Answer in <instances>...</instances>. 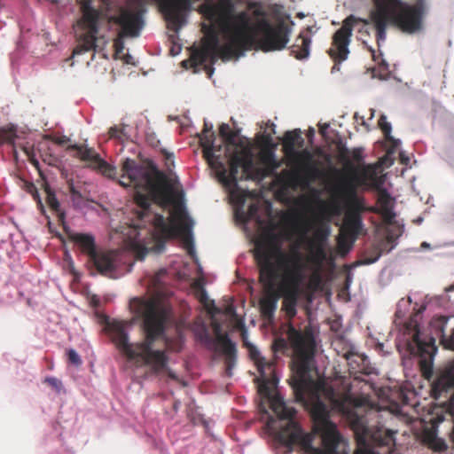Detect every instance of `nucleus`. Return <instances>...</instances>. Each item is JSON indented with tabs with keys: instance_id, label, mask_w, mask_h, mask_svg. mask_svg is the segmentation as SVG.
<instances>
[{
	"instance_id": "nucleus-6",
	"label": "nucleus",
	"mask_w": 454,
	"mask_h": 454,
	"mask_svg": "<svg viewBox=\"0 0 454 454\" xmlns=\"http://www.w3.org/2000/svg\"><path fill=\"white\" fill-rule=\"evenodd\" d=\"M312 413L314 431L320 435L322 447H314L312 435L304 434L295 420L288 421L279 430V442L287 448V452H292L294 446H299L301 451L306 454H337L341 437L335 424L329 419L325 405L321 402L317 403Z\"/></svg>"
},
{
	"instance_id": "nucleus-33",
	"label": "nucleus",
	"mask_w": 454,
	"mask_h": 454,
	"mask_svg": "<svg viewBox=\"0 0 454 454\" xmlns=\"http://www.w3.org/2000/svg\"><path fill=\"white\" fill-rule=\"evenodd\" d=\"M330 234V230L328 227H319L317 228L313 235L312 239H308V245L313 244H320L325 245L327 238Z\"/></svg>"
},
{
	"instance_id": "nucleus-48",
	"label": "nucleus",
	"mask_w": 454,
	"mask_h": 454,
	"mask_svg": "<svg viewBox=\"0 0 454 454\" xmlns=\"http://www.w3.org/2000/svg\"><path fill=\"white\" fill-rule=\"evenodd\" d=\"M32 188H33V191H34V192H33L34 199L37 201L38 205L41 207H43V203H42V200L40 199V196H39V193H38L36 188L35 186H33Z\"/></svg>"
},
{
	"instance_id": "nucleus-58",
	"label": "nucleus",
	"mask_w": 454,
	"mask_h": 454,
	"mask_svg": "<svg viewBox=\"0 0 454 454\" xmlns=\"http://www.w3.org/2000/svg\"><path fill=\"white\" fill-rule=\"evenodd\" d=\"M22 150L25 152V153L29 156L30 154V152H29V149L26 146H22Z\"/></svg>"
},
{
	"instance_id": "nucleus-22",
	"label": "nucleus",
	"mask_w": 454,
	"mask_h": 454,
	"mask_svg": "<svg viewBox=\"0 0 454 454\" xmlns=\"http://www.w3.org/2000/svg\"><path fill=\"white\" fill-rule=\"evenodd\" d=\"M65 231L68 234L69 239L75 243L80 250L87 254L89 258L97 251L95 239L92 235L69 232L67 227Z\"/></svg>"
},
{
	"instance_id": "nucleus-12",
	"label": "nucleus",
	"mask_w": 454,
	"mask_h": 454,
	"mask_svg": "<svg viewBox=\"0 0 454 454\" xmlns=\"http://www.w3.org/2000/svg\"><path fill=\"white\" fill-rule=\"evenodd\" d=\"M357 443L354 454H376L372 447L392 446L395 444L394 433L383 427H369L364 417L354 416L350 421Z\"/></svg>"
},
{
	"instance_id": "nucleus-16",
	"label": "nucleus",
	"mask_w": 454,
	"mask_h": 454,
	"mask_svg": "<svg viewBox=\"0 0 454 454\" xmlns=\"http://www.w3.org/2000/svg\"><path fill=\"white\" fill-rule=\"evenodd\" d=\"M68 149L76 151V157L82 161L88 162V167L98 170L104 176L110 179L117 177L116 168L104 160L93 148L83 145H72Z\"/></svg>"
},
{
	"instance_id": "nucleus-17",
	"label": "nucleus",
	"mask_w": 454,
	"mask_h": 454,
	"mask_svg": "<svg viewBox=\"0 0 454 454\" xmlns=\"http://www.w3.org/2000/svg\"><path fill=\"white\" fill-rule=\"evenodd\" d=\"M213 126H208L207 123L204 125V129L200 135V144L203 149V155L207 160L208 164L217 170L219 174L221 170L225 169L224 164L222 161V146H215V133L212 131Z\"/></svg>"
},
{
	"instance_id": "nucleus-52",
	"label": "nucleus",
	"mask_w": 454,
	"mask_h": 454,
	"mask_svg": "<svg viewBox=\"0 0 454 454\" xmlns=\"http://www.w3.org/2000/svg\"><path fill=\"white\" fill-rule=\"evenodd\" d=\"M329 128V124L327 123H325L323 125L320 126V129H319V131L322 135H325V130Z\"/></svg>"
},
{
	"instance_id": "nucleus-46",
	"label": "nucleus",
	"mask_w": 454,
	"mask_h": 454,
	"mask_svg": "<svg viewBox=\"0 0 454 454\" xmlns=\"http://www.w3.org/2000/svg\"><path fill=\"white\" fill-rule=\"evenodd\" d=\"M351 156L355 161L360 162L363 160L362 150L359 148L354 149Z\"/></svg>"
},
{
	"instance_id": "nucleus-37",
	"label": "nucleus",
	"mask_w": 454,
	"mask_h": 454,
	"mask_svg": "<svg viewBox=\"0 0 454 454\" xmlns=\"http://www.w3.org/2000/svg\"><path fill=\"white\" fill-rule=\"evenodd\" d=\"M309 249L315 260L322 261L325 258V245H309Z\"/></svg>"
},
{
	"instance_id": "nucleus-40",
	"label": "nucleus",
	"mask_w": 454,
	"mask_h": 454,
	"mask_svg": "<svg viewBox=\"0 0 454 454\" xmlns=\"http://www.w3.org/2000/svg\"><path fill=\"white\" fill-rule=\"evenodd\" d=\"M430 447L436 451H442L447 449L445 442L436 437L433 438L430 442Z\"/></svg>"
},
{
	"instance_id": "nucleus-18",
	"label": "nucleus",
	"mask_w": 454,
	"mask_h": 454,
	"mask_svg": "<svg viewBox=\"0 0 454 454\" xmlns=\"http://www.w3.org/2000/svg\"><path fill=\"white\" fill-rule=\"evenodd\" d=\"M219 328L216 331V342L220 347L222 353L224 356V364L226 366V374L231 377L232 375V368L236 364L237 360V348L236 344L229 338L227 333H218Z\"/></svg>"
},
{
	"instance_id": "nucleus-25",
	"label": "nucleus",
	"mask_w": 454,
	"mask_h": 454,
	"mask_svg": "<svg viewBox=\"0 0 454 454\" xmlns=\"http://www.w3.org/2000/svg\"><path fill=\"white\" fill-rule=\"evenodd\" d=\"M46 193V203L52 211L53 214L56 215L58 223L63 226L64 230L67 231L66 225V214L61 209L59 201L58 200L55 193L49 186L45 187Z\"/></svg>"
},
{
	"instance_id": "nucleus-13",
	"label": "nucleus",
	"mask_w": 454,
	"mask_h": 454,
	"mask_svg": "<svg viewBox=\"0 0 454 454\" xmlns=\"http://www.w3.org/2000/svg\"><path fill=\"white\" fill-rule=\"evenodd\" d=\"M346 190L348 195V207L344 215L338 245L341 249L348 251L363 230L362 213L364 206L363 200L356 196L354 185L349 184Z\"/></svg>"
},
{
	"instance_id": "nucleus-49",
	"label": "nucleus",
	"mask_w": 454,
	"mask_h": 454,
	"mask_svg": "<svg viewBox=\"0 0 454 454\" xmlns=\"http://www.w3.org/2000/svg\"><path fill=\"white\" fill-rule=\"evenodd\" d=\"M147 254V249L145 247H143L137 254V258L139 260H142L144 259V257L145 256V254Z\"/></svg>"
},
{
	"instance_id": "nucleus-62",
	"label": "nucleus",
	"mask_w": 454,
	"mask_h": 454,
	"mask_svg": "<svg viewBox=\"0 0 454 454\" xmlns=\"http://www.w3.org/2000/svg\"><path fill=\"white\" fill-rule=\"evenodd\" d=\"M314 277H315L317 280H319V276H318L317 274V275H314Z\"/></svg>"
},
{
	"instance_id": "nucleus-34",
	"label": "nucleus",
	"mask_w": 454,
	"mask_h": 454,
	"mask_svg": "<svg viewBox=\"0 0 454 454\" xmlns=\"http://www.w3.org/2000/svg\"><path fill=\"white\" fill-rule=\"evenodd\" d=\"M2 144L8 142L14 147V153H16V144L15 139L18 137L16 134V128L14 126L2 127Z\"/></svg>"
},
{
	"instance_id": "nucleus-61",
	"label": "nucleus",
	"mask_w": 454,
	"mask_h": 454,
	"mask_svg": "<svg viewBox=\"0 0 454 454\" xmlns=\"http://www.w3.org/2000/svg\"><path fill=\"white\" fill-rule=\"evenodd\" d=\"M308 230H309V228L306 226V227H305V229H304V231H303V235H304V236L306 235V233H307Z\"/></svg>"
},
{
	"instance_id": "nucleus-9",
	"label": "nucleus",
	"mask_w": 454,
	"mask_h": 454,
	"mask_svg": "<svg viewBox=\"0 0 454 454\" xmlns=\"http://www.w3.org/2000/svg\"><path fill=\"white\" fill-rule=\"evenodd\" d=\"M254 154L250 145H245L238 148V151L231 157L230 170H221L219 179L226 186H236L239 180H263L267 176H275L277 181L288 187L285 177L279 180V174L277 170L280 168L281 162L276 156L269 160L262 167L257 166L254 160ZM282 172L280 173V175Z\"/></svg>"
},
{
	"instance_id": "nucleus-19",
	"label": "nucleus",
	"mask_w": 454,
	"mask_h": 454,
	"mask_svg": "<svg viewBox=\"0 0 454 454\" xmlns=\"http://www.w3.org/2000/svg\"><path fill=\"white\" fill-rule=\"evenodd\" d=\"M116 254L114 251H96L90 258V262L102 275L112 273L115 270Z\"/></svg>"
},
{
	"instance_id": "nucleus-7",
	"label": "nucleus",
	"mask_w": 454,
	"mask_h": 454,
	"mask_svg": "<svg viewBox=\"0 0 454 454\" xmlns=\"http://www.w3.org/2000/svg\"><path fill=\"white\" fill-rule=\"evenodd\" d=\"M279 239L272 231L266 232L256 243L254 252L259 267V281L263 286L265 295L260 300V309L268 319L274 317L280 298L278 282L280 271L277 259L273 256L274 247H278Z\"/></svg>"
},
{
	"instance_id": "nucleus-15",
	"label": "nucleus",
	"mask_w": 454,
	"mask_h": 454,
	"mask_svg": "<svg viewBox=\"0 0 454 454\" xmlns=\"http://www.w3.org/2000/svg\"><path fill=\"white\" fill-rule=\"evenodd\" d=\"M145 9L141 4L122 6L109 21L118 26L121 36L136 38L145 25Z\"/></svg>"
},
{
	"instance_id": "nucleus-44",
	"label": "nucleus",
	"mask_w": 454,
	"mask_h": 454,
	"mask_svg": "<svg viewBox=\"0 0 454 454\" xmlns=\"http://www.w3.org/2000/svg\"><path fill=\"white\" fill-rule=\"evenodd\" d=\"M44 382H46L47 384H49L51 387L57 390H59L62 387L61 381L54 377L45 378Z\"/></svg>"
},
{
	"instance_id": "nucleus-28",
	"label": "nucleus",
	"mask_w": 454,
	"mask_h": 454,
	"mask_svg": "<svg viewBox=\"0 0 454 454\" xmlns=\"http://www.w3.org/2000/svg\"><path fill=\"white\" fill-rule=\"evenodd\" d=\"M378 203L381 207V211L379 213L382 215L386 223H390L394 220L395 215L392 211L391 197L386 190H379Z\"/></svg>"
},
{
	"instance_id": "nucleus-56",
	"label": "nucleus",
	"mask_w": 454,
	"mask_h": 454,
	"mask_svg": "<svg viewBox=\"0 0 454 454\" xmlns=\"http://www.w3.org/2000/svg\"><path fill=\"white\" fill-rule=\"evenodd\" d=\"M379 257H380V254H378V255H377L375 258H373V259L366 260V263H373V262H375L378 260V258H379Z\"/></svg>"
},
{
	"instance_id": "nucleus-26",
	"label": "nucleus",
	"mask_w": 454,
	"mask_h": 454,
	"mask_svg": "<svg viewBox=\"0 0 454 454\" xmlns=\"http://www.w3.org/2000/svg\"><path fill=\"white\" fill-rule=\"evenodd\" d=\"M413 343L415 347H411V352L420 356L424 358V360L427 358L431 359L436 351L434 340H430L429 342H423L419 339V333H416L413 335Z\"/></svg>"
},
{
	"instance_id": "nucleus-23",
	"label": "nucleus",
	"mask_w": 454,
	"mask_h": 454,
	"mask_svg": "<svg viewBox=\"0 0 454 454\" xmlns=\"http://www.w3.org/2000/svg\"><path fill=\"white\" fill-rule=\"evenodd\" d=\"M304 145V139L301 137V131L295 129L291 131H286L283 138V152L287 157L297 148H302Z\"/></svg>"
},
{
	"instance_id": "nucleus-50",
	"label": "nucleus",
	"mask_w": 454,
	"mask_h": 454,
	"mask_svg": "<svg viewBox=\"0 0 454 454\" xmlns=\"http://www.w3.org/2000/svg\"><path fill=\"white\" fill-rule=\"evenodd\" d=\"M257 210H258V207H257L256 205L252 204V205L249 206L248 212H250L251 215L255 214L257 212Z\"/></svg>"
},
{
	"instance_id": "nucleus-29",
	"label": "nucleus",
	"mask_w": 454,
	"mask_h": 454,
	"mask_svg": "<svg viewBox=\"0 0 454 454\" xmlns=\"http://www.w3.org/2000/svg\"><path fill=\"white\" fill-rule=\"evenodd\" d=\"M353 172L354 175L352 180L356 184H365L366 182H371L373 186H379L376 173L374 172L371 166H366L363 168L360 171H358L356 168H354Z\"/></svg>"
},
{
	"instance_id": "nucleus-45",
	"label": "nucleus",
	"mask_w": 454,
	"mask_h": 454,
	"mask_svg": "<svg viewBox=\"0 0 454 454\" xmlns=\"http://www.w3.org/2000/svg\"><path fill=\"white\" fill-rule=\"evenodd\" d=\"M442 343L446 348L454 350V330L450 336L442 340Z\"/></svg>"
},
{
	"instance_id": "nucleus-60",
	"label": "nucleus",
	"mask_w": 454,
	"mask_h": 454,
	"mask_svg": "<svg viewBox=\"0 0 454 454\" xmlns=\"http://www.w3.org/2000/svg\"><path fill=\"white\" fill-rule=\"evenodd\" d=\"M317 154H322V153H323V152H322V150H321V149H319V148H318V149H317Z\"/></svg>"
},
{
	"instance_id": "nucleus-21",
	"label": "nucleus",
	"mask_w": 454,
	"mask_h": 454,
	"mask_svg": "<svg viewBox=\"0 0 454 454\" xmlns=\"http://www.w3.org/2000/svg\"><path fill=\"white\" fill-rule=\"evenodd\" d=\"M219 134L223 137L224 142V157L223 159H229V165L231 162V157L238 151V148L245 145H250L249 143H244L242 141L237 143L236 132L231 130L230 126L226 123H223L220 125Z\"/></svg>"
},
{
	"instance_id": "nucleus-53",
	"label": "nucleus",
	"mask_w": 454,
	"mask_h": 454,
	"mask_svg": "<svg viewBox=\"0 0 454 454\" xmlns=\"http://www.w3.org/2000/svg\"><path fill=\"white\" fill-rule=\"evenodd\" d=\"M314 135H315V130H314V129H313V128H309V131H308V134H307L308 137H309V139H312V138H313V137H314Z\"/></svg>"
},
{
	"instance_id": "nucleus-3",
	"label": "nucleus",
	"mask_w": 454,
	"mask_h": 454,
	"mask_svg": "<svg viewBox=\"0 0 454 454\" xmlns=\"http://www.w3.org/2000/svg\"><path fill=\"white\" fill-rule=\"evenodd\" d=\"M163 181V174L155 168L148 169L135 160L128 158L121 165V175L118 182L123 187L136 189L134 201L139 207L137 211L139 220L144 223L151 222L163 239L185 238L191 233L192 223L184 210L175 212L169 221L162 215L151 214L152 201L166 198L165 191L161 187Z\"/></svg>"
},
{
	"instance_id": "nucleus-2",
	"label": "nucleus",
	"mask_w": 454,
	"mask_h": 454,
	"mask_svg": "<svg viewBox=\"0 0 454 454\" xmlns=\"http://www.w3.org/2000/svg\"><path fill=\"white\" fill-rule=\"evenodd\" d=\"M130 308L143 319L144 340L130 343L124 324L114 322L109 325L112 341L129 361L138 366H149L156 373L167 371L168 376L175 379V374L168 369V357L165 351L153 349L154 342L164 336L169 317L168 309L155 300L140 298H133Z\"/></svg>"
},
{
	"instance_id": "nucleus-20",
	"label": "nucleus",
	"mask_w": 454,
	"mask_h": 454,
	"mask_svg": "<svg viewBox=\"0 0 454 454\" xmlns=\"http://www.w3.org/2000/svg\"><path fill=\"white\" fill-rule=\"evenodd\" d=\"M245 344L248 348L249 356L254 361L260 375L262 378L273 376L275 373L276 358L267 360L261 355V352L255 346Z\"/></svg>"
},
{
	"instance_id": "nucleus-32",
	"label": "nucleus",
	"mask_w": 454,
	"mask_h": 454,
	"mask_svg": "<svg viewBox=\"0 0 454 454\" xmlns=\"http://www.w3.org/2000/svg\"><path fill=\"white\" fill-rule=\"evenodd\" d=\"M449 317L447 316H436L431 321V326L434 330L435 333L441 337V340L445 338L444 329L448 323Z\"/></svg>"
},
{
	"instance_id": "nucleus-59",
	"label": "nucleus",
	"mask_w": 454,
	"mask_h": 454,
	"mask_svg": "<svg viewBox=\"0 0 454 454\" xmlns=\"http://www.w3.org/2000/svg\"><path fill=\"white\" fill-rule=\"evenodd\" d=\"M374 113H375V110L374 109H371V117H370V119L373 118Z\"/></svg>"
},
{
	"instance_id": "nucleus-10",
	"label": "nucleus",
	"mask_w": 454,
	"mask_h": 454,
	"mask_svg": "<svg viewBox=\"0 0 454 454\" xmlns=\"http://www.w3.org/2000/svg\"><path fill=\"white\" fill-rule=\"evenodd\" d=\"M286 158L287 165L292 168V171L284 170L278 178L282 180L286 177V183L288 187H308L311 183L325 176L320 162L314 159V154L309 149L295 150Z\"/></svg>"
},
{
	"instance_id": "nucleus-38",
	"label": "nucleus",
	"mask_w": 454,
	"mask_h": 454,
	"mask_svg": "<svg viewBox=\"0 0 454 454\" xmlns=\"http://www.w3.org/2000/svg\"><path fill=\"white\" fill-rule=\"evenodd\" d=\"M124 129L123 126H114L109 129V136L111 138H115L123 142L128 138Z\"/></svg>"
},
{
	"instance_id": "nucleus-42",
	"label": "nucleus",
	"mask_w": 454,
	"mask_h": 454,
	"mask_svg": "<svg viewBox=\"0 0 454 454\" xmlns=\"http://www.w3.org/2000/svg\"><path fill=\"white\" fill-rule=\"evenodd\" d=\"M125 37L121 36L120 33L118 32L117 38L114 40V47L116 54H120L123 51V49H124L123 39Z\"/></svg>"
},
{
	"instance_id": "nucleus-39",
	"label": "nucleus",
	"mask_w": 454,
	"mask_h": 454,
	"mask_svg": "<svg viewBox=\"0 0 454 454\" xmlns=\"http://www.w3.org/2000/svg\"><path fill=\"white\" fill-rule=\"evenodd\" d=\"M275 156L276 155L272 148H262L259 153V159L263 165L273 159Z\"/></svg>"
},
{
	"instance_id": "nucleus-5",
	"label": "nucleus",
	"mask_w": 454,
	"mask_h": 454,
	"mask_svg": "<svg viewBox=\"0 0 454 454\" xmlns=\"http://www.w3.org/2000/svg\"><path fill=\"white\" fill-rule=\"evenodd\" d=\"M286 336L287 340L283 337L275 338L271 348L275 355L288 356L290 348L292 349V365L295 374L292 377L290 385L295 399L303 402L311 387L309 373L317 350L315 335L310 326L298 330L292 324H288Z\"/></svg>"
},
{
	"instance_id": "nucleus-8",
	"label": "nucleus",
	"mask_w": 454,
	"mask_h": 454,
	"mask_svg": "<svg viewBox=\"0 0 454 454\" xmlns=\"http://www.w3.org/2000/svg\"><path fill=\"white\" fill-rule=\"evenodd\" d=\"M273 256L277 259L276 266L280 271L278 287L280 297H284L283 309L292 318L296 315L297 297L305 278L302 254L296 247L286 253L279 244L274 247Z\"/></svg>"
},
{
	"instance_id": "nucleus-57",
	"label": "nucleus",
	"mask_w": 454,
	"mask_h": 454,
	"mask_svg": "<svg viewBox=\"0 0 454 454\" xmlns=\"http://www.w3.org/2000/svg\"><path fill=\"white\" fill-rule=\"evenodd\" d=\"M263 139H264V141H265V143H266V144H270V143L271 142V137H270V136H269V135H268V136H265V137H263Z\"/></svg>"
},
{
	"instance_id": "nucleus-47",
	"label": "nucleus",
	"mask_w": 454,
	"mask_h": 454,
	"mask_svg": "<svg viewBox=\"0 0 454 454\" xmlns=\"http://www.w3.org/2000/svg\"><path fill=\"white\" fill-rule=\"evenodd\" d=\"M354 119H355V121H356L357 123H359V124H360V125H362V126H364V127H365V129H366V130H369V126H368V124L366 123V121H365V120H364V116H360L357 113H356V114H354Z\"/></svg>"
},
{
	"instance_id": "nucleus-4",
	"label": "nucleus",
	"mask_w": 454,
	"mask_h": 454,
	"mask_svg": "<svg viewBox=\"0 0 454 454\" xmlns=\"http://www.w3.org/2000/svg\"><path fill=\"white\" fill-rule=\"evenodd\" d=\"M374 8L370 20L375 28V37L380 45L387 38V28L393 26L406 35L419 34L424 30L425 20L429 12L428 0H372Z\"/></svg>"
},
{
	"instance_id": "nucleus-54",
	"label": "nucleus",
	"mask_w": 454,
	"mask_h": 454,
	"mask_svg": "<svg viewBox=\"0 0 454 454\" xmlns=\"http://www.w3.org/2000/svg\"><path fill=\"white\" fill-rule=\"evenodd\" d=\"M369 51H371V53H372V59H373L374 61H376V60H377V59H378V56L376 55L375 50H374V49H372V47H370V48H369Z\"/></svg>"
},
{
	"instance_id": "nucleus-41",
	"label": "nucleus",
	"mask_w": 454,
	"mask_h": 454,
	"mask_svg": "<svg viewBox=\"0 0 454 454\" xmlns=\"http://www.w3.org/2000/svg\"><path fill=\"white\" fill-rule=\"evenodd\" d=\"M67 356H68V360L71 364H75V365H80L82 364L80 356L77 354V352L75 350L69 349L67 351Z\"/></svg>"
},
{
	"instance_id": "nucleus-24",
	"label": "nucleus",
	"mask_w": 454,
	"mask_h": 454,
	"mask_svg": "<svg viewBox=\"0 0 454 454\" xmlns=\"http://www.w3.org/2000/svg\"><path fill=\"white\" fill-rule=\"evenodd\" d=\"M270 406L272 411L280 419H286V422L294 420V417L296 413L295 409L294 407L287 406L280 396H272L270 400ZM286 426V425H285L284 427Z\"/></svg>"
},
{
	"instance_id": "nucleus-1",
	"label": "nucleus",
	"mask_w": 454,
	"mask_h": 454,
	"mask_svg": "<svg viewBox=\"0 0 454 454\" xmlns=\"http://www.w3.org/2000/svg\"><path fill=\"white\" fill-rule=\"evenodd\" d=\"M237 0H205L200 12L209 21L215 23L227 43L221 44L219 34L214 26H209L202 42V47L193 54V60L202 65L207 59L215 63L217 59L223 61L239 57L254 43L264 52L281 51L289 42L290 29L283 23L276 25L256 9L254 15L259 19L251 25L248 10L236 11Z\"/></svg>"
},
{
	"instance_id": "nucleus-11",
	"label": "nucleus",
	"mask_w": 454,
	"mask_h": 454,
	"mask_svg": "<svg viewBox=\"0 0 454 454\" xmlns=\"http://www.w3.org/2000/svg\"><path fill=\"white\" fill-rule=\"evenodd\" d=\"M93 0H80L81 17L76 21L77 45L72 56L83 54L90 51L100 50L98 43L103 37H98L100 22L103 18L101 11L92 6Z\"/></svg>"
},
{
	"instance_id": "nucleus-14",
	"label": "nucleus",
	"mask_w": 454,
	"mask_h": 454,
	"mask_svg": "<svg viewBox=\"0 0 454 454\" xmlns=\"http://www.w3.org/2000/svg\"><path fill=\"white\" fill-rule=\"evenodd\" d=\"M360 22L368 25L369 21L355 15L348 16L343 21L341 27L335 31L332 37V44L327 53L334 62L333 70L338 69L337 65L345 61L349 54L348 45L351 42L354 27Z\"/></svg>"
},
{
	"instance_id": "nucleus-55",
	"label": "nucleus",
	"mask_w": 454,
	"mask_h": 454,
	"mask_svg": "<svg viewBox=\"0 0 454 454\" xmlns=\"http://www.w3.org/2000/svg\"><path fill=\"white\" fill-rule=\"evenodd\" d=\"M445 293H449V292H452L454 291V284L453 285H450V286L446 287L444 289Z\"/></svg>"
},
{
	"instance_id": "nucleus-35",
	"label": "nucleus",
	"mask_w": 454,
	"mask_h": 454,
	"mask_svg": "<svg viewBox=\"0 0 454 454\" xmlns=\"http://www.w3.org/2000/svg\"><path fill=\"white\" fill-rule=\"evenodd\" d=\"M67 188L71 195V200L74 203H76L83 199L80 185L75 184L73 178L67 180Z\"/></svg>"
},
{
	"instance_id": "nucleus-30",
	"label": "nucleus",
	"mask_w": 454,
	"mask_h": 454,
	"mask_svg": "<svg viewBox=\"0 0 454 454\" xmlns=\"http://www.w3.org/2000/svg\"><path fill=\"white\" fill-rule=\"evenodd\" d=\"M355 363L357 364L356 367L352 365V369L356 372L371 375L375 373V368L371 364L369 358L364 355H354L351 360V364Z\"/></svg>"
},
{
	"instance_id": "nucleus-31",
	"label": "nucleus",
	"mask_w": 454,
	"mask_h": 454,
	"mask_svg": "<svg viewBox=\"0 0 454 454\" xmlns=\"http://www.w3.org/2000/svg\"><path fill=\"white\" fill-rule=\"evenodd\" d=\"M196 297L199 301L209 311V312H216L217 309L215 306L214 301L210 300L207 296V291L200 286L198 290L196 291Z\"/></svg>"
},
{
	"instance_id": "nucleus-36",
	"label": "nucleus",
	"mask_w": 454,
	"mask_h": 454,
	"mask_svg": "<svg viewBox=\"0 0 454 454\" xmlns=\"http://www.w3.org/2000/svg\"><path fill=\"white\" fill-rule=\"evenodd\" d=\"M379 127L381 129V131L383 132L385 138L387 141L395 142L394 140V138L391 137V130H392L391 124L387 121V117L384 114H382L379 119Z\"/></svg>"
},
{
	"instance_id": "nucleus-43",
	"label": "nucleus",
	"mask_w": 454,
	"mask_h": 454,
	"mask_svg": "<svg viewBox=\"0 0 454 454\" xmlns=\"http://www.w3.org/2000/svg\"><path fill=\"white\" fill-rule=\"evenodd\" d=\"M450 299L448 298L447 294H444V295H439V296H435L434 298H433L431 300V302H434L435 304L441 306V307H445L447 305V303L449 302Z\"/></svg>"
},
{
	"instance_id": "nucleus-51",
	"label": "nucleus",
	"mask_w": 454,
	"mask_h": 454,
	"mask_svg": "<svg viewBox=\"0 0 454 454\" xmlns=\"http://www.w3.org/2000/svg\"><path fill=\"white\" fill-rule=\"evenodd\" d=\"M67 141V138H66L65 137H58L54 140V142L58 145H63L64 143H66Z\"/></svg>"
},
{
	"instance_id": "nucleus-27",
	"label": "nucleus",
	"mask_w": 454,
	"mask_h": 454,
	"mask_svg": "<svg viewBox=\"0 0 454 454\" xmlns=\"http://www.w3.org/2000/svg\"><path fill=\"white\" fill-rule=\"evenodd\" d=\"M310 43L309 37L300 35L290 48L291 54L300 60L307 59L309 55Z\"/></svg>"
}]
</instances>
